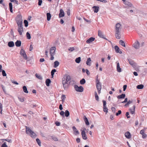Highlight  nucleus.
<instances>
[{
	"instance_id": "1",
	"label": "nucleus",
	"mask_w": 147,
	"mask_h": 147,
	"mask_svg": "<svg viewBox=\"0 0 147 147\" xmlns=\"http://www.w3.org/2000/svg\"><path fill=\"white\" fill-rule=\"evenodd\" d=\"M121 25L120 23H117L115 26V34L116 38L119 39L121 38L120 32V31L121 29Z\"/></svg>"
},
{
	"instance_id": "2",
	"label": "nucleus",
	"mask_w": 147,
	"mask_h": 147,
	"mask_svg": "<svg viewBox=\"0 0 147 147\" xmlns=\"http://www.w3.org/2000/svg\"><path fill=\"white\" fill-rule=\"evenodd\" d=\"M56 47H51L50 49V53L51 55L50 60H53L54 59L53 56L55 55V52L56 50Z\"/></svg>"
},
{
	"instance_id": "3",
	"label": "nucleus",
	"mask_w": 147,
	"mask_h": 147,
	"mask_svg": "<svg viewBox=\"0 0 147 147\" xmlns=\"http://www.w3.org/2000/svg\"><path fill=\"white\" fill-rule=\"evenodd\" d=\"M18 26V31L19 34L22 35V32H24V30L22 24H17Z\"/></svg>"
},
{
	"instance_id": "4",
	"label": "nucleus",
	"mask_w": 147,
	"mask_h": 147,
	"mask_svg": "<svg viewBox=\"0 0 147 147\" xmlns=\"http://www.w3.org/2000/svg\"><path fill=\"white\" fill-rule=\"evenodd\" d=\"M16 21L17 24H22V16L20 15H18L16 18Z\"/></svg>"
},
{
	"instance_id": "5",
	"label": "nucleus",
	"mask_w": 147,
	"mask_h": 147,
	"mask_svg": "<svg viewBox=\"0 0 147 147\" xmlns=\"http://www.w3.org/2000/svg\"><path fill=\"white\" fill-rule=\"evenodd\" d=\"M74 88L75 90L78 92H82L84 90V88L82 86L78 87L76 85H75Z\"/></svg>"
},
{
	"instance_id": "6",
	"label": "nucleus",
	"mask_w": 147,
	"mask_h": 147,
	"mask_svg": "<svg viewBox=\"0 0 147 147\" xmlns=\"http://www.w3.org/2000/svg\"><path fill=\"white\" fill-rule=\"evenodd\" d=\"M20 55L23 56L24 59L26 60L27 59V57L26 53L22 49H21L20 52Z\"/></svg>"
},
{
	"instance_id": "7",
	"label": "nucleus",
	"mask_w": 147,
	"mask_h": 147,
	"mask_svg": "<svg viewBox=\"0 0 147 147\" xmlns=\"http://www.w3.org/2000/svg\"><path fill=\"white\" fill-rule=\"evenodd\" d=\"M63 80L65 82L70 84V83L71 77L69 76L66 75V76L65 80L64 79Z\"/></svg>"
},
{
	"instance_id": "8",
	"label": "nucleus",
	"mask_w": 147,
	"mask_h": 147,
	"mask_svg": "<svg viewBox=\"0 0 147 147\" xmlns=\"http://www.w3.org/2000/svg\"><path fill=\"white\" fill-rule=\"evenodd\" d=\"M63 79V80L62 81V83L64 89L65 90H66L67 89L68 86V85L69 84L68 83L65 82V81H64Z\"/></svg>"
},
{
	"instance_id": "9",
	"label": "nucleus",
	"mask_w": 147,
	"mask_h": 147,
	"mask_svg": "<svg viewBox=\"0 0 147 147\" xmlns=\"http://www.w3.org/2000/svg\"><path fill=\"white\" fill-rule=\"evenodd\" d=\"M139 46L140 43L138 41L135 42L133 45V46L136 49H138L139 47Z\"/></svg>"
},
{
	"instance_id": "10",
	"label": "nucleus",
	"mask_w": 147,
	"mask_h": 147,
	"mask_svg": "<svg viewBox=\"0 0 147 147\" xmlns=\"http://www.w3.org/2000/svg\"><path fill=\"white\" fill-rule=\"evenodd\" d=\"M26 131L27 134H30L32 132V131L28 127L26 126Z\"/></svg>"
},
{
	"instance_id": "11",
	"label": "nucleus",
	"mask_w": 147,
	"mask_h": 147,
	"mask_svg": "<svg viewBox=\"0 0 147 147\" xmlns=\"http://www.w3.org/2000/svg\"><path fill=\"white\" fill-rule=\"evenodd\" d=\"M96 87L97 89L98 92L100 91L101 88V85L100 82L99 83H96Z\"/></svg>"
},
{
	"instance_id": "12",
	"label": "nucleus",
	"mask_w": 147,
	"mask_h": 147,
	"mask_svg": "<svg viewBox=\"0 0 147 147\" xmlns=\"http://www.w3.org/2000/svg\"><path fill=\"white\" fill-rule=\"evenodd\" d=\"M95 39V38L93 37H91L87 40L86 42L87 43L90 44L94 41Z\"/></svg>"
},
{
	"instance_id": "13",
	"label": "nucleus",
	"mask_w": 147,
	"mask_h": 147,
	"mask_svg": "<svg viewBox=\"0 0 147 147\" xmlns=\"http://www.w3.org/2000/svg\"><path fill=\"white\" fill-rule=\"evenodd\" d=\"M115 49L117 53H119L120 54L122 53V51L119 50V48L117 46L115 45Z\"/></svg>"
},
{
	"instance_id": "14",
	"label": "nucleus",
	"mask_w": 147,
	"mask_h": 147,
	"mask_svg": "<svg viewBox=\"0 0 147 147\" xmlns=\"http://www.w3.org/2000/svg\"><path fill=\"white\" fill-rule=\"evenodd\" d=\"M64 13L63 10L62 9H61L60 10V12L59 14V18H61L64 16Z\"/></svg>"
},
{
	"instance_id": "15",
	"label": "nucleus",
	"mask_w": 147,
	"mask_h": 147,
	"mask_svg": "<svg viewBox=\"0 0 147 147\" xmlns=\"http://www.w3.org/2000/svg\"><path fill=\"white\" fill-rule=\"evenodd\" d=\"M81 134L83 139L84 140H86L87 139V138L85 134V131L84 130L82 131V132Z\"/></svg>"
},
{
	"instance_id": "16",
	"label": "nucleus",
	"mask_w": 147,
	"mask_h": 147,
	"mask_svg": "<svg viewBox=\"0 0 147 147\" xmlns=\"http://www.w3.org/2000/svg\"><path fill=\"white\" fill-rule=\"evenodd\" d=\"M72 129L74 132V134L75 135H78L79 134V133L76 127L75 126H73L72 127Z\"/></svg>"
},
{
	"instance_id": "17",
	"label": "nucleus",
	"mask_w": 147,
	"mask_h": 147,
	"mask_svg": "<svg viewBox=\"0 0 147 147\" xmlns=\"http://www.w3.org/2000/svg\"><path fill=\"white\" fill-rule=\"evenodd\" d=\"M92 8L94 9V13H97L99 11V8L98 6H94L92 7Z\"/></svg>"
},
{
	"instance_id": "18",
	"label": "nucleus",
	"mask_w": 147,
	"mask_h": 147,
	"mask_svg": "<svg viewBox=\"0 0 147 147\" xmlns=\"http://www.w3.org/2000/svg\"><path fill=\"white\" fill-rule=\"evenodd\" d=\"M117 63V71L119 72H120L121 71V68H120V65L119 63V62H116Z\"/></svg>"
},
{
	"instance_id": "19",
	"label": "nucleus",
	"mask_w": 147,
	"mask_h": 147,
	"mask_svg": "<svg viewBox=\"0 0 147 147\" xmlns=\"http://www.w3.org/2000/svg\"><path fill=\"white\" fill-rule=\"evenodd\" d=\"M125 137L128 139L130 138L131 136L130 133L128 131L126 132L125 134Z\"/></svg>"
},
{
	"instance_id": "20",
	"label": "nucleus",
	"mask_w": 147,
	"mask_h": 147,
	"mask_svg": "<svg viewBox=\"0 0 147 147\" xmlns=\"http://www.w3.org/2000/svg\"><path fill=\"white\" fill-rule=\"evenodd\" d=\"M16 46L17 47H19L21 45V42L20 40H17L15 43Z\"/></svg>"
},
{
	"instance_id": "21",
	"label": "nucleus",
	"mask_w": 147,
	"mask_h": 147,
	"mask_svg": "<svg viewBox=\"0 0 147 147\" xmlns=\"http://www.w3.org/2000/svg\"><path fill=\"white\" fill-rule=\"evenodd\" d=\"M8 45L9 47H11L14 46V44L13 41H10L8 42Z\"/></svg>"
},
{
	"instance_id": "22",
	"label": "nucleus",
	"mask_w": 147,
	"mask_h": 147,
	"mask_svg": "<svg viewBox=\"0 0 147 147\" xmlns=\"http://www.w3.org/2000/svg\"><path fill=\"white\" fill-rule=\"evenodd\" d=\"M84 120L86 124L87 125H89V123L88 121V119L85 116H84Z\"/></svg>"
},
{
	"instance_id": "23",
	"label": "nucleus",
	"mask_w": 147,
	"mask_h": 147,
	"mask_svg": "<svg viewBox=\"0 0 147 147\" xmlns=\"http://www.w3.org/2000/svg\"><path fill=\"white\" fill-rule=\"evenodd\" d=\"M51 82V81L49 79H47L46 80L45 83L46 85L48 86H49V84Z\"/></svg>"
},
{
	"instance_id": "24",
	"label": "nucleus",
	"mask_w": 147,
	"mask_h": 147,
	"mask_svg": "<svg viewBox=\"0 0 147 147\" xmlns=\"http://www.w3.org/2000/svg\"><path fill=\"white\" fill-rule=\"evenodd\" d=\"M47 19L48 21H49L51 18V15L50 13H47Z\"/></svg>"
},
{
	"instance_id": "25",
	"label": "nucleus",
	"mask_w": 147,
	"mask_h": 147,
	"mask_svg": "<svg viewBox=\"0 0 147 147\" xmlns=\"http://www.w3.org/2000/svg\"><path fill=\"white\" fill-rule=\"evenodd\" d=\"M98 36L101 38H104L103 36L102 33L100 30L98 31Z\"/></svg>"
},
{
	"instance_id": "26",
	"label": "nucleus",
	"mask_w": 147,
	"mask_h": 147,
	"mask_svg": "<svg viewBox=\"0 0 147 147\" xmlns=\"http://www.w3.org/2000/svg\"><path fill=\"white\" fill-rule=\"evenodd\" d=\"M9 6L10 11L12 13H13V10H12V3L11 2H10L9 3Z\"/></svg>"
},
{
	"instance_id": "27",
	"label": "nucleus",
	"mask_w": 147,
	"mask_h": 147,
	"mask_svg": "<svg viewBox=\"0 0 147 147\" xmlns=\"http://www.w3.org/2000/svg\"><path fill=\"white\" fill-rule=\"evenodd\" d=\"M91 61V59L90 58H88L86 61V63L87 65H90L91 64L90 61Z\"/></svg>"
},
{
	"instance_id": "28",
	"label": "nucleus",
	"mask_w": 147,
	"mask_h": 147,
	"mask_svg": "<svg viewBox=\"0 0 147 147\" xmlns=\"http://www.w3.org/2000/svg\"><path fill=\"white\" fill-rule=\"evenodd\" d=\"M30 136L32 138H35L36 136V135L35 133H34L33 131L30 134Z\"/></svg>"
},
{
	"instance_id": "29",
	"label": "nucleus",
	"mask_w": 147,
	"mask_h": 147,
	"mask_svg": "<svg viewBox=\"0 0 147 147\" xmlns=\"http://www.w3.org/2000/svg\"><path fill=\"white\" fill-rule=\"evenodd\" d=\"M119 43L120 45H121L122 46H123L124 47H125V43L123 40H120L119 41Z\"/></svg>"
},
{
	"instance_id": "30",
	"label": "nucleus",
	"mask_w": 147,
	"mask_h": 147,
	"mask_svg": "<svg viewBox=\"0 0 147 147\" xmlns=\"http://www.w3.org/2000/svg\"><path fill=\"white\" fill-rule=\"evenodd\" d=\"M125 95L124 94H122L118 96L117 98L118 99L122 98H125Z\"/></svg>"
},
{
	"instance_id": "31",
	"label": "nucleus",
	"mask_w": 147,
	"mask_h": 147,
	"mask_svg": "<svg viewBox=\"0 0 147 147\" xmlns=\"http://www.w3.org/2000/svg\"><path fill=\"white\" fill-rule=\"evenodd\" d=\"M59 62L58 61H55L54 62V67L55 68L59 66Z\"/></svg>"
},
{
	"instance_id": "32",
	"label": "nucleus",
	"mask_w": 147,
	"mask_h": 147,
	"mask_svg": "<svg viewBox=\"0 0 147 147\" xmlns=\"http://www.w3.org/2000/svg\"><path fill=\"white\" fill-rule=\"evenodd\" d=\"M81 61V58L79 57L75 59V61L77 63H79Z\"/></svg>"
},
{
	"instance_id": "33",
	"label": "nucleus",
	"mask_w": 147,
	"mask_h": 147,
	"mask_svg": "<svg viewBox=\"0 0 147 147\" xmlns=\"http://www.w3.org/2000/svg\"><path fill=\"white\" fill-rule=\"evenodd\" d=\"M86 82V81L83 78L80 81V83L81 84H84Z\"/></svg>"
},
{
	"instance_id": "34",
	"label": "nucleus",
	"mask_w": 147,
	"mask_h": 147,
	"mask_svg": "<svg viewBox=\"0 0 147 147\" xmlns=\"http://www.w3.org/2000/svg\"><path fill=\"white\" fill-rule=\"evenodd\" d=\"M26 36L27 38L28 39H31V36L30 34L28 32L26 33Z\"/></svg>"
},
{
	"instance_id": "35",
	"label": "nucleus",
	"mask_w": 147,
	"mask_h": 147,
	"mask_svg": "<svg viewBox=\"0 0 147 147\" xmlns=\"http://www.w3.org/2000/svg\"><path fill=\"white\" fill-rule=\"evenodd\" d=\"M35 76L36 77L39 79L42 80V76L38 74H36Z\"/></svg>"
},
{
	"instance_id": "36",
	"label": "nucleus",
	"mask_w": 147,
	"mask_h": 147,
	"mask_svg": "<svg viewBox=\"0 0 147 147\" xmlns=\"http://www.w3.org/2000/svg\"><path fill=\"white\" fill-rule=\"evenodd\" d=\"M144 85L142 84H140L137 86V88L138 89H141L143 88Z\"/></svg>"
},
{
	"instance_id": "37",
	"label": "nucleus",
	"mask_w": 147,
	"mask_h": 147,
	"mask_svg": "<svg viewBox=\"0 0 147 147\" xmlns=\"http://www.w3.org/2000/svg\"><path fill=\"white\" fill-rule=\"evenodd\" d=\"M125 4L128 5V6L131 7L132 6V4L130 3L128 1H125Z\"/></svg>"
},
{
	"instance_id": "38",
	"label": "nucleus",
	"mask_w": 147,
	"mask_h": 147,
	"mask_svg": "<svg viewBox=\"0 0 147 147\" xmlns=\"http://www.w3.org/2000/svg\"><path fill=\"white\" fill-rule=\"evenodd\" d=\"M128 61L129 62V63L131 65H133L134 64V61L131 59H128Z\"/></svg>"
},
{
	"instance_id": "39",
	"label": "nucleus",
	"mask_w": 147,
	"mask_h": 147,
	"mask_svg": "<svg viewBox=\"0 0 147 147\" xmlns=\"http://www.w3.org/2000/svg\"><path fill=\"white\" fill-rule=\"evenodd\" d=\"M65 116L66 117H68L69 115V113L67 110L65 111Z\"/></svg>"
},
{
	"instance_id": "40",
	"label": "nucleus",
	"mask_w": 147,
	"mask_h": 147,
	"mask_svg": "<svg viewBox=\"0 0 147 147\" xmlns=\"http://www.w3.org/2000/svg\"><path fill=\"white\" fill-rule=\"evenodd\" d=\"M36 141L37 142L38 144V145L39 146H41V142H40V140L38 138H37L36 139Z\"/></svg>"
},
{
	"instance_id": "41",
	"label": "nucleus",
	"mask_w": 147,
	"mask_h": 147,
	"mask_svg": "<svg viewBox=\"0 0 147 147\" xmlns=\"http://www.w3.org/2000/svg\"><path fill=\"white\" fill-rule=\"evenodd\" d=\"M132 101L129 100L127 102L125 105V106L127 107L130 104L132 103Z\"/></svg>"
},
{
	"instance_id": "42",
	"label": "nucleus",
	"mask_w": 147,
	"mask_h": 147,
	"mask_svg": "<svg viewBox=\"0 0 147 147\" xmlns=\"http://www.w3.org/2000/svg\"><path fill=\"white\" fill-rule=\"evenodd\" d=\"M24 24L25 26L26 27H27L28 25V21L26 20H24Z\"/></svg>"
},
{
	"instance_id": "43",
	"label": "nucleus",
	"mask_w": 147,
	"mask_h": 147,
	"mask_svg": "<svg viewBox=\"0 0 147 147\" xmlns=\"http://www.w3.org/2000/svg\"><path fill=\"white\" fill-rule=\"evenodd\" d=\"M23 89L24 92H28L27 90V87L25 86H24L23 87Z\"/></svg>"
},
{
	"instance_id": "44",
	"label": "nucleus",
	"mask_w": 147,
	"mask_h": 147,
	"mask_svg": "<svg viewBox=\"0 0 147 147\" xmlns=\"http://www.w3.org/2000/svg\"><path fill=\"white\" fill-rule=\"evenodd\" d=\"M95 96L96 100L97 101H99V97L98 96L97 93L96 92V93H95Z\"/></svg>"
},
{
	"instance_id": "45",
	"label": "nucleus",
	"mask_w": 147,
	"mask_h": 147,
	"mask_svg": "<svg viewBox=\"0 0 147 147\" xmlns=\"http://www.w3.org/2000/svg\"><path fill=\"white\" fill-rule=\"evenodd\" d=\"M61 99L62 100V101L63 102L65 98H66V97H65V95H62L61 96Z\"/></svg>"
},
{
	"instance_id": "46",
	"label": "nucleus",
	"mask_w": 147,
	"mask_h": 147,
	"mask_svg": "<svg viewBox=\"0 0 147 147\" xmlns=\"http://www.w3.org/2000/svg\"><path fill=\"white\" fill-rule=\"evenodd\" d=\"M133 108L134 109L132 110H131V109H130V113L132 114H133L134 113V110L135 108V105L134 106Z\"/></svg>"
},
{
	"instance_id": "47",
	"label": "nucleus",
	"mask_w": 147,
	"mask_h": 147,
	"mask_svg": "<svg viewBox=\"0 0 147 147\" xmlns=\"http://www.w3.org/2000/svg\"><path fill=\"white\" fill-rule=\"evenodd\" d=\"M51 138L55 141H57L58 140L57 138L55 136H52Z\"/></svg>"
},
{
	"instance_id": "48",
	"label": "nucleus",
	"mask_w": 147,
	"mask_h": 147,
	"mask_svg": "<svg viewBox=\"0 0 147 147\" xmlns=\"http://www.w3.org/2000/svg\"><path fill=\"white\" fill-rule=\"evenodd\" d=\"M2 74L3 76H6L7 75L6 74V73L5 71L4 70H3Z\"/></svg>"
},
{
	"instance_id": "49",
	"label": "nucleus",
	"mask_w": 147,
	"mask_h": 147,
	"mask_svg": "<svg viewBox=\"0 0 147 147\" xmlns=\"http://www.w3.org/2000/svg\"><path fill=\"white\" fill-rule=\"evenodd\" d=\"M108 109L106 106L103 107V111L105 112H107Z\"/></svg>"
},
{
	"instance_id": "50",
	"label": "nucleus",
	"mask_w": 147,
	"mask_h": 147,
	"mask_svg": "<svg viewBox=\"0 0 147 147\" xmlns=\"http://www.w3.org/2000/svg\"><path fill=\"white\" fill-rule=\"evenodd\" d=\"M1 140L6 141L9 143H11V140H9L8 139H2Z\"/></svg>"
},
{
	"instance_id": "51",
	"label": "nucleus",
	"mask_w": 147,
	"mask_h": 147,
	"mask_svg": "<svg viewBox=\"0 0 147 147\" xmlns=\"http://www.w3.org/2000/svg\"><path fill=\"white\" fill-rule=\"evenodd\" d=\"M68 50L71 51V52H72V51H73L74 50V47H70L69 49H68Z\"/></svg>"
},
{
	"instance_id": "52",
	"label": "nucleus",
	"mask_w": 147,
	"mask_h": 147,
	"mask_svg": "<svg viewBox=\"0 0 147 147\" xmlns=\"http://www.w3.org/2000/svg\"><path fill=\"white\" fill-rule=\"evenodd\" d=\"M1 147H7V146L6 144V143L5 142L2 145Z\"/></svg>"
},
{
	"instance_id": "53",
	"label": "nucleus",
	"mask_w": 147,
	"mask_h": 147,
	"mask_svg": "<svg viewBox=\"0 0 147 147\" xmlns=\"http://www.w3.org/2000/svg\"><path fill=\"white\" fill-rule=\"evenodd\" d=\"M121 110H119V111H118V113H116L115 115L116 116H118L119 115L121 114Z\"/></svg>"
},
{
	"instance_id": "54",
	"label": "nucleus",
	"mask_w": 147,
	"mask_h": 147,
	"mask_svg": "<svg viewBox=\"0 0 147 147\" xmlns=\"http://www.w3.org/2000/svg\"><path fill=\"white\" fill-rule=\"evenodd\" d=\"M96 83H99L100 82L99 80L98 79V75H97L96 77Z\"/></svg>"
},
{
	"instance_id": "55",
	"label": "nucleus",
	"mask_w": 147,
	"mask_h": 147,
	"mask_svg": "<svg viewBox=\"0 0 147 147\" xmlns=\"http://www.w3.org/2000/svg\"><path fill=\"white\" fill-rule=\"evenodd\" d=\"M38 5L39 6H40L42 3V0H38Z\"/></svg>"
},
{
	"instance_id": "56",
	"label": "nucleus",
	"mask_w": 147,
	"mask_h": 147,
	"mask_svg": "<svg viewBox=\"0 0 147 147\" xmlns=\"http://www.w3.org/2000/svg\"><path fill=\"white\" fill-rule=\"evenodd\" d=\"M11 82L12 83L16 85H18V83L16 81H15L14 80H11Z\"/></svg>"
},
{
	"instance_id": "57",
	"label": "nucleus",
	"mask_w": 147,
	"mask_h": 147,
	"mask_svg": "<svg viewBox=\"0 0 147 147\" xmlns=\"http://www.w3.org/2000/svg\"><path fill=\"white\" fill-rule=\"evenodd\" d=\"M60 115L63 117H64V112L63 111H61L60 113Z\"/></svg>"
},
{
	"instance_id": "58",
	"label": "nucleus",
	"mask_w": 147,
	"mask_h": 147,
	"mask_svg": "<svg viewBox=\"0 0 147 147\" xmlns=\"http://www.w3.org/2000/svg\"><path fill=\"white\" fill-rule=\"evenodd\" d=\"M142 137L143 138H145L147 137V135L145 133L142 134Z\"/></svg>"
},
{
	"instance_id": "59",
	"label": "nucleus",
	"mask_w": 147,
	"mask_h": 147,
	"mask_svg": "<svg viewBox=\"0 0 147 147\" xmlns=\"http://www.w3.org/2000/svg\"><path fill=\"white\" fill-rule=\"evenodd\" d=\"M127 87V86L126 85H125L123 86V91H125V90L126 89Z\"/></svg>"
},
{
	"instance_id": "60",
	"label": "nucleus",
	"mask_w": 147,
	"mask_h": 147,
	"mask_svg": "<svg viewBox=\"0 0 147 147\" xmlns=\"http://www.w3.org/2000/svg\"><path fill=\"white\" fill-rule=\"evenodd\" d=\"M102 102L103 103V107L106 106V101L104 100H103L102 101Z\"/></svg>"
},
{
	"instance_id": "61",
	"label": "nucleus",
	"mask_w": 147,
	"mask_h": 147,
	"mask_svg": "<svg viewBox=\"0 0 147 147\" xmlns=\"http://www.w3.org/2000/svg\"><path fill=\"white\" fill-rule=\"evenodd\" d=\"M19 99L21 102H23L24 101V98H19L18 97Z\"/></svg>"
},
{
	"instance_id": "62",
	"label": "nucleus",
	"mask_w": 147,
	"mask_h": 147,
	"mask_svg": "<svg viewBox=\"0 0 147 147\" xmlns=\"http://www.w3.org/2000/svg\"><path fill=\"white\" fill-rule=\"evenodd\" d=\"M39 61L40 62H42L45 61V59L43 58H42L40 59Z\"/></svg>"
},
{
	"instance_id": "63",
	"label": "nucleus",
	"mask_w": 147,
	"mask_h": 147,
	"mask_svg": "<svg viewBox=\"0 0 147 147\" xmlns=\"http://www.w3.org/2000/svg\"><path fill=\"white\" fill-rule=\"evenodd\" d=\"M144 129H142V130H141L140 131V133L142 135L144 133Z\"/></svg>"
},
{
	"instance_id": "64",
	"label": "nucleus",
	"mask_w": 147,
	"mask_h": 147,
	"mask_svg": "<svg viewBox=\"0 0 147 147\" xmlns=\"http://www.w3.org/2000/svg\"><path fill=\"white\" fill-rule=\"evenodd\" d=\"M33 49V47L32 45H30V46L29 51H31Z\"/></svg>"
}]
</instances>
